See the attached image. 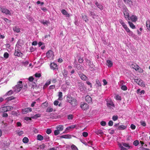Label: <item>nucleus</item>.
Listing matches in <instances>:
<instances>
[{"mask_svg": "<svg viewBox=\"0 0 150 150\" xmlns=\"http://www.w3.org/2000/svg\"><path fill=\"white\" fill-rule=\"evenodd\" d=\"M67 101L70 103L73 106H75L77 105L76 100L75 98L72 97L70 95H68L67 97Z\"/></svg>", "mask_w": 150, "mask_h": 150, "instance_id": "f257e3e1", "label": "nucleus"}, {"mask_svg": "<svg viewBox=\"0 0 150 150\" xmlns=\"http://www.w3.org/2000/svg\"><path fill=\"white\" fill-rule=\"evenodd\" d=\"M22 83V81H20L13 88L14 92L17 93L21 90L23 87Z\"/></svg>", "mask_w": 150, "mask_h": 150, "instance_id": "f03ea898", "label": "nucleus"}, {"mask_svg": "<svg viewBox=\"0 0 150 150\" xmlns=\"http://www.w3.org/2000/svg\"><path fill=\"white\" fill-rule=\"evenodd\" d=\"M46 56L48 58L52 59L54 57L53 52L52 50H49L46 53Z\"/></svg>", "mask_w": 150, "mask_h": 150, "instance_id": "7ed1b4c3", "label": "nucleus"}, {"mask_svg": "<svg viewBox=\"0 0 150 150\" xmlns=\"http://www.w3.org/2000/svg\"><path fill=\"white\" fill-rule=\"evenodd\" d=\"M135 81L139 85L143 87L145 86V83L142 80L135 79Z\"/></svg>", "mask_w": 150, "mask_h": 150, "instance_id": "20e7f679", "label": "nucleus"}, {"mask_svg": "<svg viewBox=\"0 0 150 150\" xmlns=\"http://www.w3.org/2000/svg\"><path fill=\"white\" fill-rule=\"evenodd\" d=\"M80 107L82 109L84 110H87L88 108V105L84 102L81 103Z\"/></svg>", "mask_w": 150, "mask_h": 150, "instance_id": "39448f33", "label": "nucleus"}, {"mask_svg": "<svg viewBox=\"0 0 150 150\" xmlns=\"http://www.w3.org/2000/svg\"><path fill=\"white\" fill-rule=\"evenodd\" d=\"M1 11L3 13H4L6 15L9 14L10 15L11 14L10 11L6 8H1Z\"/></svg>", "mask_w": 150, "mask_h": 150, "instance_id": "423d86ee", "label": "nucleus"}, {"mask_svg": "<svg viewBox=\"0 0 150 150\" xmlns=\"http://www.w3.org/2000/svg\"><path fill=\"white\" fill-rule=\"evenodd\" d=\"M124 14L126 18H128L129 20H130L129 17V14L128 12V10L126 8L125 11H124Z\"/></svg>", "mask_w": 150, "mask_h": 150, "instance_id": "0eeeda50", "label": "nucleus"}, {"mask_svg": "<svg viewBox=\"0 0 150 150\" xmlns=\"http://www.w3.org/2000/svg\"><path fill=\"white\" fill-rule=\"evenodd\" d=\"M88 13L90 16H91L92 17L93 19H95L98 16L96 15L94 12L91 11L90 10L88 11Z\"/></svg>", "mask_w": 150, "mask_h": 150, "instance_id": "6e6552de", "label": "nucleus"}, {"mask_svg": "<svg viewBox=\"0 0 150 150\" xmlns=\"http://www.w3.org/2000/svg\"><path fill=\"white\" fill-rule=\"evenodd\" d=\"M79 75L81 79L83 80L86 81L87 79V77L83 73H79Z\"/></svg>", "mask_w": 150, "mask_h": 150, "instance_id": "1a4fd4ad", "label": "nucleus"}, {"mask_svg": "<svg viewBox=\"0 0 150 150\" xmlns=\"http://www.w3.org/2000/svg\"><path fill=\"white\" fill-rule=\"evenodd\" d=\"M31 110L32 109L31 108H26L22 110V112L23 114H25L31 111Z\"/></svg>", "mask_w": 150, "mask_h": 150, "instance_id": "9d476101", "label": "nucleus"}, {"mask_svg": "<svg viewBox=\"0 0 150 150\" xmlns=\"http://www.w3.org/2000/svg\"><path fill=\"white\" fill-rule=\"evenodd\" d=\"M131 67L135 69L136 71L139 70V69H141L140 67L136 64H132L131 65Z\"/></svg>", "mask_w": 150, "mask_h": 150, "instance_id": "9b49d317", "label": "nucleus"}, {"mask_svg": "<svg viewBox=\"0 0 150 150\" xmlns=\"http://www.w3.org/2000/svg\"><path fill=\"white\" fill-rule=\"evenodd\" d=\"M50 67L51 69L54 70L57 68V65L55 63H53L51 64L50 65Z\"/></svg>", "mask_w": 150, "mask_h": 150, "instance_id": "f8f14e48", "label": "nucleus"}, {"mask_svg": "<svg viewBox=\"0 0 150 150\" xmlns=\"http://www.w3.org/2000/svg\"><path fill=\"white\" fill-rule=\"evenodd\" d=\"M62 13L67 17H69L70 15L64 9H62L61 11Z\"/></svg>", "mask_w": 150, "mask_h": 150, "instance_id": "ddd939ff", "label": "nucleus"}, {"mask_svg": "<svg viewBox=\"0 0 150 150\" xmlns=\"http://www.w3.org/2000/svg\"><path fill=\"white\" fill-rule=\"evenodd\" d=\"M85 99L86 101L88 103H91L92 101L91 98L89 96H86Z\"/></svg>", "mask_w": 150, "mask_h": 150, "instance_id": "4468645a", "label": "nucleus"}, {"mask_svg": "<svg viewBox=\"0 0 150 150\" xmlns=\"http://www.w3.org/2000/svg\"><path fill=\"white\" fill-rule=\"evenodd\" d=\"M22 54V53L19 50H17L16 49H15V52L14 53V55L15 56L19 57Z\"/></svg>", "mask_w": 150, "mask_h": 150, "instance_id": "2eb2a0df", "label": "nucleus"}, {"mask_svg": "<svg viewBox=\"0 0 150 150\" xmlns=\"http://www.w3.org/2000/svg\"><path fill=\"white\" fill-rule=\"evenodd\" d=\"M130 20L132 21L135 22L137 20V17L135 16L132 15L131 17H129Z\"/></svg>", "mask_w": 150, "mask_h": 150, "instance_id": "dca6fc26", "label": "nucleus"}, {"mask_svg": "<svg viewBox=\"0 0 150 150\" xmlns=\"http://www.w3.org/2000/svg\"><path fill=\"white\" fill-rule=\"evenodd\" d=\"M86 62L87 64H88V66L90 68L93 67V64L91 62L90 60L88 59H86Z\"/></svg>", "mask_w": 150, "mask_h": 150, "instance_id": "f3484780", "label": "nucleus"}, {"mask_svg": "<svg viewBox=\"0 0 150 150\" xmlns=\"http://www.w3.org/2000/svg\"><path fill=\"white\" fill-rule=\"evenodd\" d=\"M95 4L97 7L99 8L100 10H102L103 9V6L102 5L100 4L97 2H96L95 3Z\"/></svg>", "mask_w": 150, "mask_h": 150, "instance_id": "a211bd4d", "label": "nucleus"}, {"mask_svg": "<svg viewBox=\"0 0 150 150\" xmlns=\"http://www.w3.org/2000/svg\"><path fill=\"white\" fill-rule=\"evenodd\" d=\"M6 106H4L0 108V112H7Z\"/></svg>", "mask_w": 150, "mask_h": 150, "instance_id": "6ab92c4d", "label": "nucleus"}, {"mask_svg": "<svg viewBox=\"0 0 150 150\" xmlns=\"http://www.w3.org/2000/svg\"><path fill=\"white\" fill-rule=\"evenodd\" d=\"M40 22L42 23L43 25H48V24L50 23V22L49 21L44 20L40 21Z\"/></svg>", "mask_w": 150, "mask_h": 150, "instance_id": "aec40b11", "label": "nucleus"}, {"mask_svg": "<svg viewBox=\"0 0 150 150\" xmlns=\"http://www.w3.org/2000/svg\"><path fill=\"white\" fill-rule=\"evenodd\" d=\"M107 66L109 67H111L112 66V62L110 60H107Z\"/></svg>", "mask_w": 150, "mask_h": 150, "instance_id": "412c9836", "label": "nucleus"}, {"mask_svg": "<svg viewBox=\"0 0 150 150\" xmlns=\"http://www.w3.org/2000/svg\"><path fill=\"white\" fill-rule=\"evenodd\" d=\"M13 30L14 32L16 33H19L20 31V29L19 28L16 26L13 28Z\"/></svg>", "mask_w": 150, "mask_h": 150, "instance_id": "4be33fe9", "label": "nucleus"}, {"mask_svg": "<svg viewBox=\"0 0 150 150\" xmlns=\"http://www.w3.org/2000/svg\"><path fill=\"white\" fill-rule=\"evenodd\" d=\"M63 75L65 78H66L67 77V75L68 74V71L65 69H64L62 72Z\"/></svg>", "mask_w": 150, "mask_h": 150, "instance_id": "5701e85b", "label": "nucleus"}, {"mask_svg": "<svg viewBox=\"0 0 150 150\" xmlns=\"http://www.w3.org/2000/svg\"><path fill=\"white\" fill-rule=\"evenodd\" d=\"M126 128V127L123 125L120 126L117 128V129L119 130H123Z\"/></svg>", "mask_w": 150, "mask_h": 150, "instance_id": "b1692460", "label": "nucleus"}, {"mask_svg": "<svg viewBox=\"0 0 150 150\" xmlns=\"http://www.w3.org/2000/svg\"><path fill=\"white\" fill-rule=\"evenodd\" d=\"M57 129L59 131H62L63 129V126L62 125H59L57 127Z\"/></svg>", "mask_w": 150, "mask_h": 150, "instance_id": "393cba45", "label": "nucleus"}, {"mask_svg": "<svg viewBox=\"0 0 150 150\" xmlns=\"http://www.w3.org/2000/svg\"><path fill=\"white\" fill-rule=\"evenodd\" d=\"M75 67L78 70H80L82 68V66H81L80 64H75Z\"/></svg>", "mask_w": 150, "mask_h": 150, "instance_id": "a878e982", "label": "nucleus"}, {"mask_svg": "<svg viewBox=\"0 0 150 150\" xmlns=\"http://www.w3.org/2000/svg\"><path fill=\"white\" fill-rule=\"evenodd\" d=\"M37 139L40 141H42L43 139V137L41 135L38 134L37 136Z\"/></svg>", "mask_w": 150, "mask_h": 150, "instance_id": "bb28decb", "label": "nucleus"}, {"mask_svg": "<svg viewBox=\"0 0 150 150\" xmlns=\"http://www.w3.org/2000/svg\"><path fill=\"white\" fill-rule=\"evenodd\" d=\"M119 21L120 23L122 25L124 28L127 26L122 20L120 19Z\"/></svg>", "mask_w": 150, "mask_h": 150, "instance_id": "cd10ccee", "label": "nucleus"}, {"mask_svg": "<svg viewBox=\"0 0 150 150\" xmlns=\"http://www.w3.org/2000/svg\"><path fill=\"white\" fill-rule=\"evenodd\" d=\"M128 23L130 26V27L133 29H134L135 28V26L134 25V24L131 22L130 21H128Z\"/></svg>", "mask_w": 150, "mask_h": 150, "instance_id": "c85d7f7f", "label": "nucleus"}, {"mask_svg": "<svg viewBox=\"0 0 150 150\" xmlns=\"http://www.w3.org/2000/svg\"><path fill=\"white\" fill-rule=\"evenodd\" d=\"M70 135L69 134H66V135H63L60 136V138H69L70 137Z\"/></svg>", "mask_w": 150, "mask_h": 150, "instance_id": "c756f323", "label": "nucleus"}, {"mask_svg": "<svg viewBox=\"0 0 150 150\" xmlns=\"http://www.w3.org/2000/svg\"><path fill=\"white\" fill-rule=\"evenodd\" d=\"M14 92H15L14 91V90L13 91H12L11 90L9 91L8 92L5 96H10L12 94H13Z\"/></svg>", "mask_w": 150, "mask_h": 150, "instance_id": "7c9ffc66", "label": "nucleus"}, {"mask_svg": "<svg viewBox=\"0 0 150 150\" xmlns=\"http://www.w3.org/2000/svg\"><path fill=\"white\" fill-rule=\"evenodd\" d=\"M95 133L98 134H102L103 133V131L102 130H98L96 131L95 132Z\"/></svg>", "mask_w": 150, "mask_h": 150, "instance_id": "2f4dec72", "label": "nucleus"}, {"mask_svg": "<svg viewBox=\"0 0 150 150\" xmlns=\"http://www.w3.org/2000/svg\"><path fill=\"white\" fill-rule=\"evenodd\" d=\"M41 116V115L40 114H36L34 116L31 117V118L33 119H36L38 117H40Z\"/></svg>", "mask_w": 150, "mask_h": 150, "instance_id": "473e14b6", "label": "nucleus"}, {"mask_svg": "<svg viewBox=\"0 0 150 150\" xmlns=\"http://www.w3.org/2000/svg\"><path fill=\"white\" fill-rule=\"evenodd\" d=\"M75 126H76L74 125H72L71 126L67 127L66 128V130H70L71 129H74L75 127Z\"/></svg>", "mask_w": 150, "mask_h": 150, "instance_id": "72a5a7b5", "label": "nucleus"}, {"mask_svg": "<svg viewBox=\"0 0 150 150\" xmlns=\"http://www.w3.org/2000/svg\"><path fill=\"white\" fill-rule=\"evenodd\" d=\"M29 139L27 137H25L23 139V142L25 143H27L28 142Z\"/></svg>", "mask_w": 150, "mask_h": 150, "instance_id": "f704fd0d", "label": "nucleus"}, {"mask_svg": "<svg viewBox=\"0 0 150 150\" xmlns=\"http://www.w3.org/2000/svg\"><path fill=\"white\" fill-rule=\"evenodd\" d=\"M58 96H59V98L58 99L60 100H62V93L61 92H59L58 93Z\"/></svg>", "mask_w": 150, "mask_h": 150, "instance_id": "c9c22d12", "label": "nucleus"}, {"mask_svg": "<svg viewBox=\"0 0 150 150\" xmlns=\"http://www.w3.org/2000/svg\"><path fill=\"white\" fill-rule=\"evenodd\" d=\"M15 97H13V96H12L8 98H6V100L8 101H10L11 100H12L15 99Z\"/></svg>", "mask_w": 150, "mask_h": 150, "instance_id": "e433bc0d", "label": "nucleus"}, {"mask_svg": "<svg viewBox=\"0 0 150 150\" xmlns=\"http://www.w3.org/2000/svg\"><path fill=\"white\" fill-rule=\"evenodd\" d=\"M82 18L86 22L88 21V19L87 18V16L86 15H82Z\"/></svg>", "mask_w": 150, "mask_h": 150, "instance_id": "4c0bfd02", "label": "nucleus"}, {"mask_svg": "<svg viewBox=\"0 0 150 150\" xmlns=\"http://www.w3.org/2000/svg\"><path fill=\"white\" fill-rule=\"evenodd\" d=\"M107 106L109 107H111V106H114V104L112 102H110L109 103H107Z\"/></svg>", "mask_w": 150, "mask_h": 150, "instance_id": "58836bf2", "label": "nucleus"}, {"mask_svg": "<svg viewBox=\"0 0 150 150\" xmlns=\"http://www.w3.org/2000/svg\"><path fill=\"white\" fill-rule=\"evenodd\" d=\"M146 25L148 29L150 30V24L149 21H147L146 22Z\"/></svg>", "mask_w": 150, "mask_h": 150, "instance_id": "ea45409f", "label": "nucleus"}, {"mask_svg": "<svg viewBox=\"0 0 150 150\" xmlns=\"http://www.w3.org/2000/svg\"><path fill=\"white\" fill-rule=\"evenodd\" d=\"M121 88L124 91L127 90V87L125 85H122L121 87Z\"/></svg>", "mask_w": 150, "mask_h": 150, "instance_id": "a19ab883", "label": "nucleus"}, {"mask_svg": "<svg viewBox=\"0 0 150 150\" xmlns=\"http://www.w3.org/2000/svg\"><path fill=\"white\" fill-rule=\"evenodd\" d=\"M118 118V117L117 115H114L112 117V119L114 121H115L117 120Z\"/></svg>", "mask_w": 150, "mask_h": 150, "instance_id": "79ce46f5", "label": "nucleus"}, {"mask_svg": "<svg viewBox=\"0 0 150 150\" xmlns=\"http://www.w3.org/2000/svg\"><path fill=\"white\" fill-rule=\"evenodd\" d=\"M71 148L73 150H78V148H77V147L74 144L71 145Z\"/></svg>", "mask_w": 150, "mask_h": 150, "instance_id": "37998d69", "label": "nucleus"}, {"mask_svg": "<svg viewBox=\"0 0 150 150\" xmlns=\"http://www.w3.org/2000/svg\"><path fill=\"white\" fill-rule=\"evenodd\" d=\"M139 144V142L137 140H136L134 141L133 142V144L135 146H137Z\"/></svg>", "mask_w": 150, "mask_h": 150, "instance_id": "c03bdc74", "label": "nucleus"}, {"mask_svg": "<svg viewBox=\"0 0 150 150\" xmlns=\"http://www.w3.org/2000/svg\"><path fill=\"white\" fill-rule=\"evenodd\" d=\"M83 83H81L79 85V86H80L79 87V88L81 91H82L84 89V88L83 87Z\"/></svg>", "mask_w": 150, "mask_h": 150, "instance_id": "a18cd8bd", "label": "nucleus"}, {"mask_svg": "<svg viewBox=\"0 0 150 150\" xmlns=\"http://www.w3.org/2000/svg\"><path fill=\"white\" fill-rule=\"evenodd\" d=\"M124 1L129 4H132V2L131 0H124Z\"/></svg>", "mask_w": 150, "mask_h": 150, "instance_id": "49530a36", "label": "nucleus"}, {"mask_svg": "<svg viewBox=\"0 0 150 150\" xmlns=\"http://www.w3.org/2000/svg\"><path fill=\"white\" fill-rule=\"evenodd\" d=\"M53 109L52 108H48L47 110H46V112H52L53 111Z\"/></svg>", "mask_w": 150, "mask_h": 150, "instance_id": "de8ad7c7", "label": "nucleus"}, {"mask_svg": "<svg viewBox=\"0 0 150 150\" xmlns=\"http://www.w3.org/2000/svg\"><path fill=\"white\" fill-rule=\"evenodd\" d=\"M128 33H129L128 34L130 36L133 37L134 36V34L133 32L130 30L128 32Z\"/></svg>", "mask_w": 150, "mask_h": 150, "instance_id": "09e8293b", "label": "nucleus"}, {"mask_svg": "<svg viewBox=\"0 0 150 150\" xmlns=\"http://www.w3.org/2000/svg\"><path fill=\"white\" fill-rule=\"evenodd\" d=\"M123 145L125 147H128V148H129L130 147V146L129 145V144L126 143H123Z\"/></svg>", "mask_w": 150, "mask_h": 150, "instance_id": "8fccbe9b", "label": "nucleus"}, {"mask_svg": "<svg viewBox=\"0 0 150 150\" xmlns=\"http://www.w3.org/2000/svg\"><path fill=\"white\" fill-rule=\"evenodd\" d=\"M52 130L50 129H48L46 131V132L48 134H50Z\"/></svg>", "mask_w": 150, "mask_h": 150, "instance_id": "3c124183", "label": "nucleus"}, {"mask_svg": "<svg viewBox=\"0 0 150 150\" xmlns=\"http://www.w3.org/2000/svg\"><path fill=\"white\" fill-rule=\"evenodd\" d=\"M4 57L6 58H7L8 57L9 55L8 53L7 52H5L4 55Z\"/></svg>", "mask_w": 150, "mask_h": 150, "instance_id": "603ef678", "label": "nucleus"}, {"mask_svg": "<svg viewBox=\"0 0 150 150\" xmlns=\"http://www.w3.org/2000/svg\"><path fill=\"white\" fill-rule=\"evenodd\" d=\"M59 131L57 129L55 130L54 132V134L55 135H57L59 134Z\"/></svg>", "mask_w": 150, "mask_h": 150, "instance_id": "864d4df0", "label": "nucleus"}, {"mask_svg": "<svg viewBox=\"0 0 150 150\" xmlns=\"http://www.w3.org/2000/svg\"><path fill=\"white\" fill-rule=\"evenodd\" d=\"M96 83L99 86H101V84L100 82V81H99V80L98 79H96Z\"/></svg>", "mask_w": 150, "mask_h": 150, "instance_id": "5fc2aeb1", "label": "nucleus"}, {"mask_svg": "<svg viewBox=\"0 0 150 150\" xmlns=\"http://www.w3.org/2000/svg\"><path fill=\"white\" fill-rule=\"evenodd\" d=\"M78 61L79 63H81L83 62V59L82 58H81L80 57H79V59H78Z\"/></svg>", "mask_w": 150, "mask_h": 150, "instance_id": "6e6d98bb", "label": "nucleus"}, {"mask_svg": "<svg viewBox=\"0 0 150 150\" xmlns=\"http://www.w3.org/2000/svg\"><path fill=\"white\" fill-rule=\"evenodd\" d=\"M83 135L84 137H87L88 135V133L86 132H83L82 134Z\"/></svg>", "mask_w": 150, "mask_h": 150, "instance_id": "4d7b16f0", "label": "nucleus"}, {"mask_svg": "<svg viewBox=\"0 0 150 150\" xmlns=\"http://www.w3.org/2000/svg\"><path fill=\"white\" fill-rule=\"evenodd\" d=\"M35 76L36 77L39 78L41 76V74L40 73H36L35 74Z\"/></svg>", "mask_w": 150, "mask_h": 150, "instance_id": "13d9d810", "label": "nucleus"}, {"mask_svg": "<svg viewBox=\"0 0 150 150\" xmlns=\"http://www.w3.org/2000/svg\"><path fill=\"white\" fill-rule=\"evenodd\" d=\"M113 122H112V121L110 120L109 122L108 123V125L109 126H111L113 125Z\"/></svg>", "mask_w": 150, "mask_h": 150, "instance_id": "bf43d9fd", "label": "nucleus"}, {"mask_svg": "<svg viewBox=\"0 0 150 150\" xmlns=\"http://www.w3.org/2000/svg\"><path fill=\"white\" fill-rule=\"evenodd\" d=\"M4 21L7 23H11V21L9 20L7 18H4Z\"/></svg>", "mask_w": 150, "mask_h": 150, "instance_id": "052dcab7", "label": "nucleus"}, {"mask_svg": "<svg viewBox=\"0 0 150 150\" xmlns=\"http://www.w3.org/2000/svg\"><path fill=\"white\" fill-rule=\"evenodd\" d=\"M115 98L116 100H120L121 99V97L118 95H117L115 96Z\"/></svg>", "mask_w": 150, "mask_h": 150, "instance_id": "680f3d73", "label": "nucleus"}, {"mask_svg": "<svg viewBox=\"0 0 150 150\" xmlns=\"http://www.w3.org/2000/svg\"><path fill=\"white\" fill-rule=\"evenodd\" d=\"M106 122L104 121H102L100 122V125L102 126H105L106 125Z\"/></svg>", "mask_w": 150, "mask_h": 150, "instance_id": "e2e57ef3", "label": "nucleus"}, {"mask_svg": "<svg viewBox=\"0 0 150 150\" xmlns=\"http://www.w3.org/2000/svg\"><path fill=\"white\" fill-rule=\"evenodd\" d=\"M73 118V116L72 115H69L68 116V119L69 120L72 119Z\"/></svg>", "mask_w": 150, "mask_h": 150, "instance_id": "0e129e2a", "label": "nucleus"}, {"mask_svg": "<svg viewBox=\"0 0 150 150\" xmlns=\"http://www.w3.org/2000/svg\"><path fill=\"white\" fill-rule=\"evenodd\" d=\"M130 127L132 129H134L136 128L135 126L133 124H132L131 125Z\"/></svg>", "mask_w": 150, "mask_h": 150, "instance_id": "69168bd1", "label": "nucleus"}, {"mask_svg": "<svg viewBox=\"0 0 150 150\" xmlns=\"http://www.w3.org/2000/svg\"><path fill=\"white\" fill-rule=\"evenodd\" d=\"M108 130V132H109V133L111 134H114V130H111V129H110Z\"/></svg>", "mask_w": 150, "mask_h": 150, "instance_id": "338daca9", "label": "nucleus"}, {"mask_svg": "<svg viewBox=\"0 0 150 150\" xmlns=\"http://www.w3.org/2000/svg\"><path fill=\"white\" fill-rule=\"evenodd\" d=\"M2 116L4 117H7L8 116V115L6 113H4L2 115Z\"/></svg>", "mask_w": 150, "mask_h": 150, "instance_id": "774afa93", "label": "nucleus"}]
</instances>
